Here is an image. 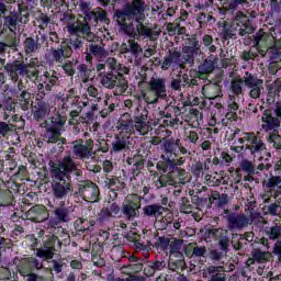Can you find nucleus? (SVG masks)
Masks as SVG:
<instances>
[{"label": "nucleus", "instance_id": "nucleus-1", "mask_svg": "<svg viewBox=\"0 0 281 281\" xmlns=\"http://www.w3.org/2000/svg\"><path fill=\"white\" fill-rule=\"evenodd\" d=\"M161 155L159 158L147 160V170L150 177H158L156 187L168 188L186 181V169L179 167L186 164L188 149L181 145L179 138H167L160 146Z\"/></svg>", "mask_w": 281, "mask_h": 281}, {"label": "nucleus", "instance_id": "nucleus-2", "mask_svg": "<svg viewBox=\"0 0 281 281\" xmlns=\"http://www.w3.org/2000/svg\"><path fill=\"white\" fill-rule=\"evenodd\" d=\"M71 175L82 177V170L76 166V161L71 156H65L58 165L53 164V166H50V190L52 195L54 199H57V201L67 199V196L74 192Z\"/></svg>", "mask_w": 281, "mask_h": 281}, {"label": "nucleus", "instance_id": "nucleus-3", "mask_svg": "<svg viewBox=\"0 0 281 281\" xmlns=\"http://www.w3.org/2000/svg\"><path fill=\"white\" fill-rule=\"evenodd\" d=\"M32 11L26 3H18V10L11 11L8 15H3L2 30L0 32V38L9 49L19 52V45L21 40L16 38V32L21 34L25 30L27 23H30V16Z\"/></svg>", "mask_w": 281, "mask_h": 281}, {"label": "nucleus", "instance_id": "nucleus-4", "mask_svg": "<svg viewBox=\"0 0 281 281\" xmlns=\"http://www.w3.org/2000/svg\"><path fill=\"white\" fill-rule=\"evenodd\" d=\"M58 72L53 70L52 72L45 71L41 77V82L37 85V93L35 95V103L32 106V116L35 122H47V117L52 113V105L45 100L47 93H52L54 87H58Z\"/></svg>", "mask_w": 281, "mask_h": 281}, {"label": "nucleus", "instance_id": "nucleus-5", "mask_svg": "<svg viewBox=\"0 0 281 281\" xmlns=\"http://www.w3.org/2000/svg\"><path fill=\"white\" fill-rule=\"evenodd\" d=\"M146 15L144 13H136L130 15L113 14V21L120 27L121 32L130 38H153V29L146 26L144 23Z\"/></svg>", "mask_w": 281, "mask_h": 281}, {"label": "nucleus", "instance_id": "nucleus-6", "mask_svg": "<svg viewBox=\"0 0 281 281\" xmlns=\"http://www.w3.org/2000/svg\"><path fill=\"white\" fill-rule=\"evenodd\" d=\"M100 23H104L105 25L111 23L106 11L102 9L86 13L83 21H78L77 24H69L68 32L72 35L81 34L82 38H86V41H93V38H95V34L91 32V25L92 27H98Z\"/></svg>", "mask_w": 281, "mask_h": 281}, {"label": "nucleus", "instance_id": "nucleus-7", "mask_svg": "<svg viewBox=\"0 0 281 281\" xmlns=\"http://www.w3.org/2000/svg\"><path fill=\"white\" fill-rule=\"evenodd\" d=\"M120 205L117 202H113L109 206L103 207L100 213H98L97 221L88 218H78L75 222V229L78 234H91L95 223L98 225L109 226L113 224V218L120 214Z\"/></svg>", "mask_w": 281, "mask_h": 281}, {"label": "nucleus", "instance_id": "nucleus-8", "mask_svg": "<svg viewBox=\"0 0 281 281\" xmlns=\"http://www.w3.org/2000/svg\"><path fill=\"white\" fill-rule=\"evenodd\" d=\"M3 68L12 82H19L23 78H27L31 82L38 80L40 70L36 68L34 59L27 64L24 60L15 59L11 63H4Z\"/></svg>", "mask_w": 281, "mask_h": 281}, {"label": "nucleus", "instance_id": "nucleus-9", "mask_svg": "<svg viewBox=\"0 0 281 281\" xmlns=\"http://www.w3.org/2000/svg\"><path fill=\"white\" fill-rule=\"evenodd\" d=\"M110 71L104 72L101 77V85L105 89H116V91L122 95L126 93L128 89V80L124 77L126 74V67L117 66V60L115 58H110Z\"/></svg>", "mask_w": 281, "mask_h": 281}, {"label": "nucleus", "instance_id": "nucleus-10", "mask_svg": "<svg viewBox=\"0 0 281 281\" xmlns=\"http://www.w3.org/2000/svg\"><path fill=\"white\" fill-rule=\"evenodd\" d=\"M65 124H67V117L60 114L52 116L45 123H42V128H45L43 135L44 142L47 144H58L60 150H65L63 145L67 144V138L61 137Z\"/></svg>", "mask_w": 281, "mask_h": 281}, {"label": "nucleus", "instance_id": "nucleus-11", "mask_svg": "<svg viewBox=\"0 0 281 281\" xmlns=\"http://www.w3.org/2000/svg\"><path fill=\"white\" fill-rule=\"evenodd\" d=\"M13 265L24 281H41L44 279L43 276L36 273V271H42L44 267L43 261L38 260L36 257H14Z\"/></svg>", "mask_w": 281, "mask_h": 281}, {"label": "nucleus", "instance_id": "nucleus-12", "mask_svg": "<svg viewBox=\"0 0 281 281\" xmlns=\"http://www.w3.org/2000/svg\"><path fill=\"white\" fill-rule=\"evenodd\" d=\"M260 54L261 58H265L269 54L270 60H278L281 58V52L276 46H269V33L260 29L257 33L244 38V45H251Z\"/></svg>", "mask_w": 281, "mask_h": 281}, {"label": "nucleus", "instance_id": "nucleus-13", "mask_svg": "<svg viewBox=\"0 0 281 281\" xmlns=\"http://www.w3.org/2000/svg\"><path fill=\"white\" fill-rule=\"evenodd\" d=\"M254 19H256V11H251L248 14H245L241 11H237L234 21L237 25V32L240 36H247L256 32V25L254 24Z\"/></svg>", "mask_w": 281, "mask_h": 281}, {"label": "nucleus", "instance_id": "nucleus-14", "mask_svg": "<svg viewBox=\"0 0 281 281\" xmlns=\"http://www.w3.org/2000/svg\"><path fill=\"white\" fill-rule=\"evenodd\" d=\"M186 65H188V61L183 57V53L178 48H171L164 57L160 69L162 71H168V69H186Z\"/></svg>", "mask_w": 281, "mask_h": 281}, {"label": "nucleus", "instance_id": "nucleus-15", "mask_svg": "<svg viewBox=\"0 0 281 281\" xmlns=\"http://www.w3.org/2000/svg\"><path fill=\"white\" fill-rule=\"evenodd\" d=\"M61 245L63 243H60V239H58V236L49 235L43 241V247L36 249L35 256L36 258H41L44 262H47L48 260H53L56 254V247L60 249Z\"/></svg>", "mask_w": 281, "mask_h": 281}, {"label": "nucleus", "instance_id": "nucleus-16", "mask_svg": "<svg viewBox=\"0 0 281 281\" xmlns=\"http://www.w3.org/2000/svg\"><path fill=\"white\" fill-rule=\"evenodd\" d=\"M149 91L155 97H143L147 104H157L159 100H166L168 98V89L166 88L165 78H153L149 81Z\"/></svg>", "mask_w": 281, "mask_h": 281}, {"label": "nucleus", "instance_id": "nucleus-17", "mask_svg": "<svg viewBox=\"0 0 281 281\" xmlns=\"http://www.w3.org/2000/svg\"><path fill=\"white\" fill-rule=\"evenodd\" d=\"M71 147V155L74 159H80L86 161V159H91L93 157V140L79 138L74 140Z\"/></svg>", "mask_w": 281, "mask_h": 281}, {"label": "nucleus", "instance_id": "nucleus-18", "mask_svg": "<svg viewBox=\"0 0 281 281\" xmlns=\"http://www.w3.org/2000/svg\"><path fill=\"white\" fill-rule=\"evenodd\" d=\"M216 65H218V58L214 55H210L198 66V70L191 69L189 71V77L192 78L195 76V78H199V80H205V78H207V76H210L214 69H216Z\"/></svg>", "mask_w": 281, "mask_h": 281}, {"label": "nucleus", "instance_id": "nucleus-19", "mask_svg": "<svg viewBox=\"0 0 281 281\" xmlns=\"http://www.w3.org/2000/svg\"><path fill=\"white\" fill-rule=\"evenodd\" d=\"M224 214H228L226 221L229 232H240L245 227H249L251 223V218L244 213H229V210H224Z\"/></svg>", "mask_w": 281, "mask_h": 281}, {"label": "nucleus", "instance_id": "nucleus-20", "mask_svg": "<svg viewBox=\"0 0 281 281\" xmlns=\"http://www.w3.org/2000/svg\"><path fill=\"white\" fill-rule=\"evenodd\" d=\"M199 52H201V42H199V37L196 35H192L187 38L186 45L182 47V54L188 65H194V60L196 56H199Z\"/></svg>", "mask_w": 281, "mask_h": 281}, {"label": "nucleus", "instance_id": "nucleus-21", "mask_svg": "<svg viewBox=\"0 0 281 281\" xmlns=\"http://www.w3.org/2000/svg\"><path fill=\"white\" fill-rule=\"evenodd\" d=\"M79 195L87 203H98L100 201V188L93 181H85L79 184Z\"/></svg>", "mask_w": 281, "mask_h": 281}, {"label": "nucleus", "instance_id": "nucleus-22", "mask_svg": "<svg viewBox=\"0 0 281 281\" xmlns=\"http://www.w3.org/2000/svg\"><path fill=\"white\" fill-rule=\"evenodd\" d=\"M142 207V200L139 195H128L123 203L122 212L127 221H135L137 218L138 210Z\"/></svg>", "mask_w": 281, "mask_h": 281}, {"label": "nucleus", "instance_id": "nucleus-23", "mask_svg": "<svg viewBox=\"0 0 281 281\" xmlns=\"http://www.w3.org/2000/svg\"><path fill=\"white\" fill-rule=\"evenodd\" d=\"M246 150H249L252 157H260L263 150H267V145L262 138L256 136L254 132L246 133Z\"/></svg>", "mask_w": 281, "mask_h": 281}, {"label": "nucleus", "instance_id": "nucleus-24", "mask_svg": "<svg viewBox=\"0 0 281 281\" xmlns=\"http://www.w3.org/2000/svg\"><path fill=\"white\" fill-rule=\"evenodd\" d=\"M205 234H209V237L215 238V240H217V245L221 251H223L224 254H227V251H229V233L227 232V229L207 228Z\"/></svg>", "mask_w": 281, "mask_h": 281}, {"label": "nucleus", "instance_id": "nucleus-25", "mask_svg": "<svg viewBox=\"0 0 281 281\" xmlns=\"http://www.w3.org/2000/svg\"><path fill=\"white\" fill-rule=\"evenodd\" d=\"M146 2L144 0H133L123 5L122 9H116L114 14H120V16H130V14H142L146 10Z\"/></svg>", "mask_w": 281, "mask_h": 281}, {"label": "nucleus", "instance_id": "nucleus-26", "mask_svg": "<svg viewBox=\"0 0 281 281\" xmlns=\"http://www.w3.org/2000/svg\"><path fill=\"white\" fill-rule=\"evenodd\" d=\"M280 120L281 117H274L273 112L271 109H266L263 111V114L261 116V128L265 131V133H277V131H280Z\"/></svg>", "mask_w": 281, "mask_h": 281}, {"label": "nucleus", "instance_id": "nucleus-27", "mask_svg": "<svg viewBox=\"0 0 281 281\" xmlns=\"http://www.w3.org/2000/svg\"><path fill=\"white\" fill-rule=\"evenodd\" d=\"M90 45L86 50V60L87 63H92L94 58H102L105 54L104 48L102 47V40L94 35V38L89 41Z\"/></svg>", "mask_w": 281, "mask_h": 281}, {"label": "nucleus", "instance_id": "nucleus-28", "mask_svg": "<svg viewBox=\"0 0 281 281\" xmlns=\"http://www.w3.org/2000/svg\"><path fill=\"white\" fill-rule=\"evenodd\" d=\"M131 146V136H125L124 134H115L113 140L111 142V155H117L120 153H126Z\"/></svg>", "mask_w": 281, "mask_h": 281}, {"label": "nucleus", "instance_id": "nucleus-29", "mask_svg": "<svg viewBox=\"0 0 281 281\" xmlns=\"http://www.w3.org/2000/svg\"><path fill=\"white\" fill-rule=\"evenodd\" d=\"M116 128L120 135L131 137V135L135 133V126H133V115H131V113L122 114L116 123Z\"/></svg>", "mask_w": 281, "mask_h": 281}, {"label": "nucleus", "instance_id": "nucleus-30", "mask_svg": "<svg viewBox=\"0 0 281 281\" xmlns=\"http://www.w3.org/2000/svg\"><path fill=\"white\" fill-rule=\"evenodd\" d=\"M25 215L27 221H32V223H43V221H46L47 216H49L45 205H34Z\"/></svg>", "mask_w": 281, "mask_h": 281}, {"label": "nucleus", "instance_id": "nucleus-31", "mask_svg": "<svg viewBox=\"0 0 281 281\" xmlns=\"http://www.w3.org/2000/svg\"><path fill=\"white\" fill-rule=\"evenodd\" d=\"M43 45L41 44V37L36 36H29L23 42V49L25 56H32L33 54H37L41 52Z\"/></svg>", "mask_w": 281, "mask_h": 281}, {"label": "nucleus", "instance_id": "nucleus-32", "mask_svg": "<svg viewBox=\"0 0 281 281\" xmlns=\"http://www.w3.org/2000/svg\"><path fill=\"white\" fill-rule=\"evenodd\" d=\"M74 50L69 46H65V42H61L58 48H52L50 56L55 63H63L65 58H71Z\"/></svg>", "mask_w": 281, "mask_h": 281}, {"label": "nucleus", "instance_id": "nucleus-33", "mask_svg": "<svg viewBox=\"0 0 281 281\" xmlns=\"http://www.w3.org/2000/svg\"><path fill=\"white\" fill-rule=\"evenodd\" d=\"M128 265L123 266L122 268L123 272L127 273V276H133L144 270V260L137 258L135 255L128 257Z\"/></svg>", "mask_w": 281, "mask_h": 281}, {"label": "nucleus", "instance_id": "nucleus-34", "mask_svg": "<svg viewBox=\"0 0 281 281\" xmlns=\"http://www.w3.org/2000/svg\"><path fill=\"white\" fill-rule=\"evenodd\" d=\"M266 188H269L270 196L272 199H278L281 194V177L271 176L266 182Z\"/></svg>", "mask_w": 281, "mask_h": 281}, {"label": "nucleus", "instance_id": "nucleus-35", "mask_svg": "<svg viewBox=\"0 0 281 281\" xmlns=\"http://www.w3.org/2000/svg\"><path fill=\"white\" fill-rule=\"evenodd\" d=\"M207 273L210 276L209 281H227V273H225L223 266H209Z\"/></svg>", "mask_w": 281, "mask_h": 281}, {"label": "nucleus", "instance_id": "nucleus-36", "mask_svg": "<svg viewBox=\"0 0 281 281\" xmlns=\"http://www.w3.org/2000/svg\"><path fill=\"white\" fill-rule=\"evenodd\" d=\"M164 212H166V207L161 206V204H147L143 207L144 216L151 218H159V216L164 215Z\"/></svg>", "mask_w": 281, "mask_h": 281}, {"label": "nucleus", "instance_id": "nucleus-37", "mask_svg": "<svg viewBox=\"0 0 281 281\" xmlns=\"http://www.w3.org/2000/svg\"><path fill=\"white\" fill-rule=\"evenodd\" d=\"M238 120V103L233 101L228 104L227 112L225 114V119L222 120V124L227 126L229 122H236Z\"/></svg>", "mask_w": 281, "mask_h": 281}, {"label": "nucleus", "instance_id": "nucleus-38", "mask_svg": "<svg viewBox=\"0 0 281 281\" xmlns=\"http://www.w3.org/2000/svg\"><path fill=\"white\" fill-rule=\"evenodd\" d=\"M214 201H216V207H225L227 203H229V198L227 193H222L218 191H212L211 196L209 198L210 205H214Z\"/></svg>", "mask_w": 281, "mask_h": 281}, {"label": "nucleus", "instance_id": "nucleus-39", "mask_svg": "<svg viewBox=\"0 0 281 281\" xmlns=\"http://www.w3.org/2000/svg\"><path fill=\"white\" fill-rule=\"evenodd\" d=\"M202 93L206 100H216L221 95V85L212 83L202 88Z\"/></svg>", "mask_w": 281, "mask_h": 281}, {"label": "nucleus", "instance_id": "nucleus-40", "mask_svg": "<svg viewBox=\"0 0 281 281\" xmlns=\"http://www.w3.org/2000/svg\"><path fill=\"white\" fill-rule=\"evenodd\" d=\"M137 38H131L127 41V45L123 44L122 49H124L125 54H132V56H135L137 58L139 54H142L143 49L139 43L135 42Z\"/></svg>", "mask_w": 281, "mask_h": 281}, {"label": "nucleus", "instance_id": "nucleus-41", "mask_svg": "<svg viewBox=\"0 0 281 281\" xmlns=\"http://www.w3.org/2000/svg\"><path fill=\"white\" fill-rule=\"evenodd\" d=\"M82 33H77V34H70L71 38L68 41L64 42L65 47H69L71 52H80L81 47L85 46V42L82 41V36H80Z\"/></svg>", "mask_w": 281, "mask_h": 281}, {"label": "nucleus", "instance_id": "nucleus-42", "mask_svg": "<svg viewBox=\"0 0 281 281\" xmlns=\"http://www.w3.org/2000/svg\"><path fill=\"white\" fill-rule=\"evenodd\" d=\"M128 166H133L132 175L133 177H138L139 172L144 170V165L146 164V159L142 156H135L134 158L127 159Z\"/></svg>", "mask_w": 281, "mask_h": 281}, {"label": "nucleus", "instance_id": "nucleus-43", "mask_svg": "<svg viewBox=\"0 0 281 281\" xmlns=\"http://www.w3.org/2000/svg\"><path fill=\"white\" fill-rule=\"evenodd\" d=\"M53 214L59 223H69V209L65 206V202H60V205L53 210Z\"/></svg>", "mask_w": 281, "mask_h": 281}, {"label": "nucleus", "instance_id": "nucleus-44", "mask_svg": "<svg viewBox=\"0 0 281 281\" xmlns=\"http://www.w3.org/2000/svg\"><path fill=\"white\" fill-rule=\"evenodd\" d=\"M16 109V102L10 97L2 100L0 103V111H3L4 115L3 119L8 120L10 117V113H14Z\"/></svg>", "mask_w": 281, "mask_h": 281}, {"label": "nucleus", "instance_id": "nucleus-45", "mask_svg": "<svg viewBox=\"0 0 281 281\" xmlns=\"http://www.w3.org/2000/svg\"><path fill=\"white\" fill-rule=\"evenodd\" d=\"M134 133L137 131L140 135H146L148 133V123H146V119L144 115L135 116L133 120Z\"/></svg>", "mask_w": 281, "mask_h": 281}, {"label": "nucleus", "instance_id": "nucleus-46", "mask_svg": "<svg viewBox=\"0 0 281 281\" xmlns=\"http://www.w3.org/2000/svg\"><path fill=\"white\" fill-rule=\"evenodd\" d=\"M241 81L244 82L245 87H247V89H249L250 87H256L257 85H263L265 82L262 81V79L258 78V75H254L249 71L245 72Z\"/></svg>", "mask_w": 281, "mask_h": 281}, {"label": "nucleus", "instance_id": "nucleus-47", "mask_svg": "<svg viewBox=\"0 0 281 281\" xmlns=\"http://www.w3.org/2000/svg\"><path fill=\"white\" fill-rule=\"evenodd\" d=\"M111 258L114 262H120L126 258V248L124 244L114 245L111 249Z\"/></svg>", "mask_w": 281, "mask_h": 281}, {"label": "nucleus", "instance_id": "nucleus-48", "mask_svg": "<svg viewBox=\"0 0 281 281\" xmlns=\"http://www.w3.org/2000/svg\"><path fill=\"white\" fill-rule=\"evenodd\" d=\"M181 249H183V239L175 238L169 243L170 256H176V258H181L183 256V254H181Z\"/></svg>", "mask_w": 281, "mask_h": 281}, {"label": "nucleus", "instance_id": "nucleus-49", "mask_svg": "<svg viewBox=\"0 0 281 281\" xmlns=\"http://www.w3.org/2000/svg\"><path fill=\"white\" fill-rule=\"evenodd\" d=\"M240 168L243 172H246V175H248L247 177H245V181H249V177H254V175H258V171H256V166L249 159L241 160Z\"/></svg>", "mask_w": 281, "mask_h": 281}, {"label": "nucleus", "instance_id": "nucleus-50", "mask_svg": "<svg viewBox=\"0 0 281 281\" xmlns=\"http://www.w3.org/2000/svg\"><path fill=\"white\" fill-rule=\"evenodd\" d=\"M35 21L38 23V30H47L49 23H52V18L47 13L40 11L35 14Z\"/></svg>", "mask_w": 281, "mask_h": 281}, {"label": "nucleus", "instance_id": "nucleus-51", "mask_svg": "<svg viewBox=\"0 0 281 281\" xmlns=\"http://www.w3.org/2000/svg\"><path fill=\"white\" fill-rule=\"evenodd\" d=\"M78 76L81 77L82 82H89L93 78V70L89 68L86 64H80L77 67Z\"/></svg>", "mask_w": 281, "mask_h": 281}, {"label": "nucleus", "instance_id": "nucleus-52", "mask_svg": "<svg viewBox=\"0 0 281 281\" xmlns=\"http://www.w3.org/2000/svg\"><path fill=\"white\" fill-rule=\"evenodd\" d=\"M244 81L241 78H235L231 81V92L233 93V95H236L237 98L243 95L244 90H243V86H244Z\"/></svg>", "mask_w": 281, "mask_h": 281}, {"label": "nucleus", "instance_id": "nucleus-53", "mask_svg": "<svg viewBox=\"0 0 281 281\" xmlns=\"http://www.w3.org/2000/svg\"><path fill=\"white\" fill-rule=\"evenodd\" d=\"M103 103V109L99 112V115L101 117H109L117 109V104L111 102V99H104Z\"/></svg>", "mask_w": 281, "mask_h": 281}, {"label": "nucleus", "instance_id": "nucleus-54", "mask_svg": "<svg viewBox=\"0 0 281 281\" xmlns=\"http://www.w3.org/2000/svg\"><path fill=\"white\" fill-rule=\"evenodd\" d=\"M15 89H13V95L15 98H32V93L25 89V85H23V79H20Z\"/></svg>", "mask_w": 281, "mask_h": 281}, {"label": "nucleus", "instance_id": "nucleus-55", "mask_svg": "<svg viewBox=\"0 0 281 281\" xmlns=\"http://www.w3.org/2000/svg\"><path fill=\"white\" fill-rule=\"evenodd\" d=\"M267 142L268 144H270V146H272V148H276L277 150H281L280 130L277 132H271L267 137Z\"/></svg>", "mask_w": 281, "mask_h": 281}, {"label": "nucleus", "instance_id": "nucleus-56", "mask_svg": "<svg viewBox=\"0 0 281 281\" xmlns=\"http://www.w3.org/2000/svg\"><path fill=\"white\" fill-rule=\"evenodd\" d=\"M281 85L274 83L268 87L267 102L273 104L276 102V95H280Z\"/></svg>", "mask_w": 281, "mask_h": 281}, {"label": "nucleus", "instance_id": "nucleus-57", "mask_svg": "<svg viewBox=\"0 0 281 281\" xmlns=\"http://www.w3.org/2000/svg\"><path fill=\"white\" fill-rule=\"evenodd\" d=\"M14 133H16V125L0 122V135H2V137H10V135H14Z\"/></svg>", "mask_w": 281, "mask_h": 281}, {"label": "nucleus", "instance_id": "nucleus-58", "mask_svg": "<svg viewBox=\"0 0 281 281\" xmlns=\"http://www.w3.org/2000/svg\"><path fill=\"white\" fill-rule=\"evenodd\" d=\"M76 65H78V59L66 60L61 65V69L64 70L66 76L74 77V76H76V69L74 68V67H76Z\"/></svg>", "mask_w": 281, "mask_h": 281}, {"label": "nucleus", "instance_id": "nucleus-59", "mask_svg": "<svg viewBox=\"0 0 281 281\" xmlns=\"http://www.w3.org/2000/svg\"><path fill=\"white\" fill-rule=\"evenodd\" d=\"M266 236L269 240H280L281 239V225L276 224L266 231Z\"/></svg>", "mask_w": 281, "mask_h": 281}, {"label": "nucleus", "instance_id": "nucleus-60", "mask_svg": "<svg viewBox=\"0 0 281 281\" xmlns=\"http://www.w3.org/2000/svg\"><path fill=\"white\" fill-rule=\"evenodd\" d=\"M18 278L16 272H12L5 267L0 268V280L16 281Z\"/></svg>", "mask_w": 281, "mask_h": 281}, {"label": "nucleus", "instance_id": "nucleus-61", "mask_svg": "<svg viewBox=\"0 0 281 281\" xmlns=\"http://www.w3.org/2000/svg\"><path fill=\"white\" fill-rule=\"evenodd\" d=\"M170 238L166 236H159L157 239V243L155 244V247L157 249H160V251H168L170 248Z\"/></svg>", "mask_w": 281, "mask_h": 281}, {"label": "nucleus", "instance_id": "nucleus-62", "mask_svg": "<svg viewBox=\"0 0 281 281\" xmlns=\"http://www.w3.org/2000/svg\"><path fill=\"white\" fill-rule=\"evenodd\" d=\"M194 206L190 203V199L187 196L181 198L180 212L182 214H192Z\"/></svg>", "mask_w": 281, "mask_h": 281}, {"label": "nucleus", "instance_id": "nucleus-63", "mask_svg": "<svg viewBox=\"0 0 281 281\" xmlns=\"http://www.w3.org/2000/svg\"><path fill=\"white\" fill-rule=\"evenodd\" d=\"M267 256H269V252L262 251L260 249L252 251V260H255V262H267Z\"/></svg>", "mask_w": 281, "mask_h": 281}, {"label": "nucleus", "instance_id": "nucleus-64", "mask_svg": "<svg viewBox=\"0 0 281 281\" xmlns=\"http://www.w3.org/2000/svg\"><path fill=\"white\" fill-rule=\"evenodd\" d=\"M240 59L244 60V63H254V60H256V58H258V54L251 52V49L249 50H244L240 54Z\"/></svg>", "mask_w": 281, "mask_h": 281}]
</instances>
